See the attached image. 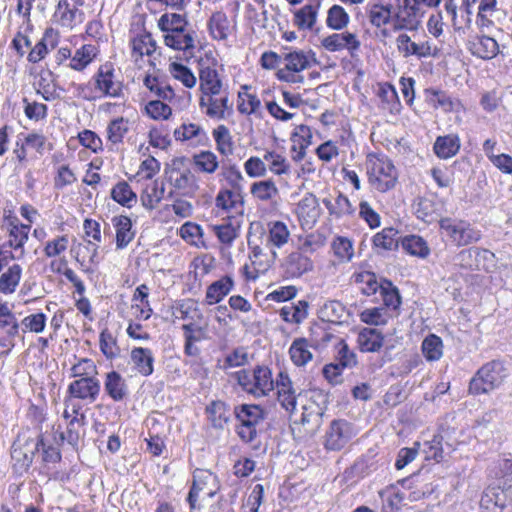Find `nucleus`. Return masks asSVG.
<instances>
[{"label":"nucleus","instance_id":"nucleus-1","mask_svg":"<svg viewBox=\"0 0 512 512\" xmlns=\"http://www.w3.org/2000/svg\"><path fill=\"white\" fill-rule=\"evenodd\" d=\"M234 414L240 423L236 429L239 438L251 444L254 449H258L260 447L259 427L266 417L264 409L256 404H241L234 407Z\"/></svg>","mask_w":512,"mask_h":512},{"label":"nucleus","instance_id":"nucleus-2","mask_svg":"<svg viewBox=\"0 0 512 512\" xmlns=\"http://www.w3.org/2000/svg\"><path fill=\"white\" fill-rule=\"evenodd\" d=\"M508 375V368L502 361H490L484 364L470 380L469 391L474 395L489 393L499 388Z\"/></svg>","mask_w":512,"mask_h":512},{"label":"nucleus","instance_id":"nucleus-3","mask_svg":"<svg viewBox=\"0 0 512 512\" xmlns=\"http://www.w3.org/2000/svg\"><path fill=\"white\" fill-rule=\"evenodd\" d=\"M369 183L379 192H387L395 187L398 179L393 162L385 155L369 154L367 158Z\"/></svg>","mask_w":512,"mask_h":512},{"label":"nucleus","instance_id":"nucleus-4","mask_svg":"<svg viewBox=\"0 0 512 512\" xmlns=\"http://www.w3.org/2000/svg\"><path fill=\"white\" fill-rule=\"evenodd\" d=\"M440 228L456 246H467L478 242L481 231L465 220L443 218L439 222Z\"/></svg>","mask_w":512,"mask_h":512},{"label":"nucleus","instance_id":"nucleus-5","mask_svg":"<svg viewBox=\"0 0 512 512\" xmlns=\"http://www.w3.org/2000/svg\"><path fill=\"white\" fill-rule=\"evenodd\" d=\"M220 489V483L215 474L208 470L196 469L193 473V482L187 496L190 510L193 512L199 509L197 500L200 493H204L209 498H213Z\"/></svg>","mask_w":512,"mask_h":512},{"label":"nucleus","instance_id":"nucleus-6","mask_svg":"<svg viewBox=\"0 0 512 512\" xmlns=\"http://www.w3.org/2000/svg\"><path fill=\"white\" fill-rule=\"evenodd\" d=\"M480 512H512V485L489 486L479 502Z\"/></svg>","mask_w":512,"mask_h":512},{"label":"nucleus","instance_id":"nucleus-7","mask_svg":"<svg viewBox=\"0 0 512 512\" xmlns=\"http://www.w3.org/2000/svg\"><path fill=\"white\" fill-rule=\"evenodd\" d=\"M284 67L276 72L278 80L287 83H302L303 76L298 73L310 67V61L304 51H292L283 55Z\"/></svg>","mask_w":512,"mask_h":512},{"label":"nucleus","instance_id":"nucleus-8","mask_svg":"<svg viewBox=\"0 0 512 512\" xmlns=\"http://www.w3.org/2000/svg\"><path fill=\"white\" fill-rule=\"evenodd\" d=\"M356 435L352 423L344 419L333 420L324 436V447L329 451H340Z\"/></svg>","mask_w":512,"mask_h":512},{"label":"nucleus","instance_id":"nucleus-9","mask_svg":"<svg viewBox=\"0 0 512 512\" xmlns=\"http://www.w3.org/2000/svg\"><path fill=\"white\" fill-rule=\"evenodd\" d=\"M101 385L96 377H81L72 381L67 388L68 397L87 403L96 401L100 394Z\"/></svg>","mask_w":512,"mask_h":512},{"label":"nucleus","instance_id":"nucleus-10","mask_svg":"<svg viewBox=\"0 0 512 512\" xmlns=\"http://www.w3.org/2000/svg\"><path fill=\"white\" fill-rule=\"evenodd\" d=\"M53 21L63 28L72 30L84 21V13L68 0H60L55 8Z\"/></svg>","mask_w":512,"mask_h":512},{"label":"nucleus","instance_id":"nucleus-11","mask_svg":"<svg viewBox=\"0 0 512 512\" xmlns=\"http://www.w3.org/2000/svg\"><path fill=\"white\" fill-rule=\"evenodd\" d=\"M277 400L281 407L289 413H293L297 405V392L293 382L286 372H280L276 379Z\"/></svg>","mask_w":512,"mask_h":512},{"label":"nucleus","instance_id":"nucleus-12","mask_svg":"<svg viewBox=\"0 0 512 512\" xmlns=\"http://www.w3.org/2000/svg\"><path fill=\"white\" fill-rule=\"evenodd\" d=\"M42 438H29L22 445L20 440L12 445L11 457L19 464L21 469H28L33 462L36 452L40 449Z\"/></svg>","mask_w":512,"mask_h":512},{"label":"nucleus","instance_id":"nucleus-13","mask_svg":"<svg viewBox=\"0 0 512 512\" xmlns=\"http://www.w3.org/2000/svg\"><path fill=\"white\" fill-rule=\"evenodd\" d=\"M395 43L398 52L403 56V58L415 56L421 59L432 56L431 45L428 41L419 43L415 42L406 33L399 34L395 40Z\"/></svg>","mask_w":512,"mask_h":512},{"label":"nucleus","instance_id":"nucleus-14","mask_svg":"<svg viewBox=\"0 0 512 512\" xmlns=\"http://www.w3.org/2000/svg\"><path fill=\"white\" fill-rule=\"evenodd\" d=\"M169 182L181 195L187 197H193L199 189L198 178L190 169L180 171L173 168Z\"/></svg>","mask_w":512,"mask_h":512},{"label":"nucleus","instance_id":"nucleus-15","mask_svg":"<svg viewBox=\"0 0 512 512\" xmlns=\"http://www.w3.org/2000/svg\"><path fill=\"white\" fill-rule=\"evenodd\" d=\"M322 46L330 51L336 52L343 49H347L351 56L354 55V52L359 50L360 41L357 39V36L354 33L345 32V33H334L322 39Z\"/></svg>","mask_w":512,"mask_h":512},{"label":"nucleus","instance_id":"nucleus-16","mask_svg":"<svg viewBox=\"0 0 512 512\" xmlns=\"http://www.w3.org/2000/svg\"><path fill=\"white\" fill-rule=\"evenodd\" d=\"M286 278H299L313 269L312 260L299 251L290 253L282 264Z\"/></svg>","mask_w":512,"mask_h":512},{"label":"nucleus","instance_id":"nucleus-17","mask_svg":"<svg viewBox=\"0 0 512 512\" xmlns=\"http://www.w3.org/2000/svg\"><path fill=\"white\" fill-rule=\"evenodd\" d=\"M216 95L201 96L199 100V106L201 108L206 107L205 114L214 119H225L226 110H232V104L229 102L228 93H225L220 98H216Z\"/></svg>","mask_w":512,"mask_h":512},{"label":"nucleus","instance_id":"nucleus-18","mask_svg":"<svg viewBox=\"0 0 512 512\" xmlns=\"http://www.w3.org/2000/svg\"><path fill=\"white\" fill-rule=\"evenodd\" d=\"M104 390L115 402L123 401L129 394L128 385L120 373L111 371L106 374Z\"/></svg>","mask_w":512,"mask_h":512},{"label":"nucleus","instance_id":"nucleus-19","mask_svg":"<svg viewBox=\"0 0 512 512\" xmlns=\"http://www.w3.org/2000/svg\"><path fill=\"white\" fill-rule=\"evenodd\" d=\"M275 387L271 370L267 366H256L253 370L254 397L267 396Z\"/></svg>","mask_w":512,"mask_h":512},{"label":"nucleus","instance_id":"nucleus-20","mask_svg":"<svg viewBox=\"0 0 512 512\" xmlns=\"http://www.w3.org/2000/svg\"><path fill=\"white\" fill-rule=\"evenodd\" d=\"M234 288V280L231 276L225 275L211 283L206 290L205 303L214 305L221 302Z\"/></svg>","mask_w":512,"mask_h":512},{"label":"nucleus","instance_id":"nucleus-21","mask_svg":"<svg viewBox=\"0 0 512 512\" xmlns=\"http://www.w3.org/2000/svg\"><path fill=\"white\" fill-rule=\"evenodd\" d=\"M248 246L251 250L249 258L256 272L266 271L278 257L275 249H270L269 253H265L259 245L253 244L251 240H248Z\"/></svg>","mask_w":512,"mask_h":512},{"label":"nucleus","instance_id":"nucleus-22","mask_svg":"<svg viewBox=\"0 0 512 512\" xmlns=\"http://www.w3.org/2000/svg\"><path fill=\"white\" fill-rule=\"evenodd\" d=\"M131 362L134 368L142 376H149L154 371V356L150 349L135 347L130 353Z\"/></svg>","mask_w":512,"mask_h":512},{"label":"nucleus","instance_id":"nucleus-23","mask_svg":"<svg viewBox=\"0 0 512 512\" xmlns=\"http://www.w3.org/2000/svg\"><path fill=\"white\" fill-rule=\"evenodd\" d=\"M200 79V90L202 92V96H210V95H219L222 91V80L218 72L211 68L205 67L200 70L199 73Z\"/></svg>","mask_w":512,"mask_h":512},{"label":"nucleus","instance_id":"nucleus-24","mask_svg":"<svg viewBox=\"0 0 512 512\" xmlns=\"http://www.w3.org/2000/svg\"><path fill=\"white\" fill-rule=\"evenodd\" d=\"M112 223L116 229V248L120 250L126 248L135 237L131 219L124 215L115 216L112 218Z\"/></svg>","mask_w":512,"mask_h":512},{"label":"nucleus","instance_id":"nucleus-25","mask_svg":"<svg viewBox=\"0 0 512 512\" xmlns=\"http://www.w3.org/2000/svg\"><path fill=\"white\" fill-rule=\"evenodd\" d=\"M96 87L106 96L119 97L122 92V84L114 81V74L111 69L104 70L101 67L96 75Z\"/></svg>","mask_w":512,"mask_h":512},{"label":"nucleus","instance_id":"nucleus-26","mask_svg":"<svg viewBox=\"0 0 512 512\" xmlns=\"http://www.w3.org/2000/svg\"><path fill=\"white\" fill-rule=\"evenodd\" d=\"M357 342L362 352H378L383 346L384 336L376 328H364L359 332Z\"/></svg>","mask_w":512,"mask_h":512},{"label":"nucleus","instance_id":"nucleus-27","mask_svg":"<svg viewBox=\"0 0 512 512\" xmlns=\"http://www.w3.org/2000/svg\"><path fill=\"white\" fill-rule=\"evenodd\" d=\"M460 149V139L457 135L438 136L435 140L433 150L441 159H449L455 156Z\"/></svg>","mask_w":512,"mask_h":512},{"label":"nucleus","instance_id":"nucleus-28","mask_svg":"<svg viewBox=\"0 0 512 512\" xmlns=\"http://www.w3.org/2000/svg\"><path fill=\"white\" fill-rule=\"evenodd\" d=\"M206 413L211 425L216 429H224L230 420L229 407L221 400L212 401L206 407Z\"/></svg>","mask_w":512,"mask_h":512},{"label":"nucleus","instance_id":"nucleus-29","mask_svg":"<svg viewBox=\"0 0 512 512\" xmlns=\"http://www.w3.org/2000/svg\"><path fill=\"white\" fill-rule=\"evenodd\" d=\"M394 2L393 31H411L408 21L412 19V16H410L412 0H394Z\"/></svg>","mask_w":512,"mask_h":512},{"label":"nucleus","instance_id":"nucleus-30","mask_svg":"<svg viewBox=\"0 0 512 512\" xmlns=\"http://www.w3.org/2000/svg\"><path fill=\"white\" fill-rule=\"evenodd\" d=\"M20 325L8 303H0V333L8 338H15L19 333Z\"/></svg>","mask_w":512,"mask_h":512},{"label":"nucleus","instance_id":"nucleus-31","mask_svg":"<svg viewBox=\"0 0 512 512\" xmlns=\"http://www.w3.org/2000/svg\"><path fill=\"white\" fill-rule=\"evenodd\" d=\"M85 419L86 417L84 414H81L80 416H73L67 424L66 431L60 433L61 441H66L71 446L76 447L83 435Z\"/></svg>","mask_w":512,"mask_h":512},{"label":"nucleus","instance_id":"nucleus-32","mask_svg":"<svg viewBox=\"0 0 512 512\" xmlns=\"http://www.w3.org/2000/svg\"><path fill=\"white\" fill-rule=\"evenodd\" d=\"M164 193V183H159L158 180H155L153 183L148 185L142 192L141 203L146 209L153 210L164 198Z\"/></svg>","mask_w":512,"mask_h":512},{"label":"nucleus","instance_id":"nucleus-33","mask_svg":"<svg viewBox=\"0 0 512 512\" xmlns=\"http://www.w3.org/2000/svg\"><path fill=\"white\" fill-rule=\"evenodd\" d=\"M393 9L392 4H373L368 11L369 22L376 28L387 25L394 16Z\"/></svg>","mask_w":512,"mask_h":512},{"label":"nucleus","instance_id":"nucleus-34","mask_svg":"<svg viewBox=\"0 0 512 512\" xmlns=\"http://www.w3.org/2000/svg\"><path fill=\"white\" fill-rule=\"evenodd\" d=\"M269 235L267 238V245L274 248L283 247L289 240L290 232L285 223L281 221H274L268 224Z\"/></svg>","mask_w":512,"mask_h":512},{"label":"nucleus","instance_id":"nucleus-35","mask_svg":"<svg viewBox=\"0 0 512 512\" xmlns=\"http://www.w3.org/2000/svg\"><path fill=\"white\" fill-rule=\"evenodd\" d=\"M21 275V266L19 264L11 265L0 276V293L5 295L14 293L17 286L19 285Z\"/></svg>","mask_w":512,"mask_h":512},{"label":"nucleus","instance_id":"nucleus-36","mask_svg":"<svg viewBox=\"0 0 512 512\" xmlns=\"http://www.w3.org/2000/svg\"><path fill=\"white\" fill-rule=\"evenodd\" d=\"M194 32H170L164 36V42L174 50L188 51L195 47Z\"/></svg>","mask_w":512,"mask_h":512},{"label":"nucleus","instance_id":"nucleus-37","mask_svg":"<svg viewBox=\"0 0 512 512\" xmlns=\"http://www.w3.org/2000/svg\"><path fill=\"white\" fill-rule=\"evenodd\" d=\"M309 343L305 338L295 339L289 349L292 362L296 366H304L312 359V353L309 351Z\"/></svg>","mask_w":512,"mask_h":512},{"label":"nucleus","instance_id":"nucleus-38","mask_svg":"<svg viewBox=\"0 0 512 512\" xmlns=\"http://www.w3.org/2000/svg\"><path fill=\"white\" fill-rule=\"evenodd\" d=\"M213 138L217 151L223 156H230L234 152V143L229 129L225 125H219L213 130Z\"/></svg>","mask_w":512,"mask_h":512},{"label":"nucleus","instance_id":"nucleus-39","mask_svg":"<svg viewBox=\"0 0 512 512\" xmlns=\"http://www.w3.org/2000/svg\"><path fill=\"white\" fill-rule=\"evenodd\" d=\"M297 130L292 136L293 142H298V146L295 144L292 147V151L296 152L293 159L301 161L306 155V148L311 144L312 134L310 128L306 125L298 126Z\"/></svg>","mask_w":512,"mask_h":512},{"label":"nucleus","instance_id":"nucleus-40","mask_svg":"<svg viewBox=\"0 0 512 512\" xmlns=\"http://www.w3.org/2000/svg\"><path fill=\"white\" fill-rule=\"evenodd\" d=\"M188 21L184 15L165 13L158 20V27L163 32H185Z\"/></svg>","mask_w":512,"mask_h":512},{"label":"nucleus","instance_id":"nucleus-41","mask_svg":"<svg viewBox=\"0 0 512 512\" xmlns=\"http://www.w3.org/2000/svg\"><path fill=\"white\" fill-rule=\"evenodd\" d=\"M402 248L410 255L419 258H427L430 254V248L427 242L420 236L410 235L402 240Z\"/></svg>","mask_w":512,"mask_h":512},{"label":"nucleus","instance_id":"nucleus-42","mask_svg":"<svg viewBox=\"0 0 512 512\" xmlns=\"http://www.w3.org/2000/svg\"><path fill=\"white\" fill-rule=\"evenodd\" d=\"M208 27L214 39L225 40L228 37L229 21L224 12L217 11L213 13L209 19Z\"/></svg>","mask_w":512,"mask_h":512},{"label":"nucleus","instance_id":"nucleus-43","mask_svg":"<svg viewBox=\"0 0 512 512\" xmlns=\"http://www.w3.org/2000/svg\"><path fill=\"white\" fill-rule=\"evenodd\" d=\"M111 197L114 201L127 208H131L137 200V195L126 181L118 182L112 188Z\"/></svg>","mask_w":512,"mask_h":512},{"label":"nucleus","instance_id":"nucleus-44","mask_svg":"<svg viewBox=\"0 0 512 512\" xmlns=\"http://www.w3.org/2000/svg\"><path fill=\"white\" fill-rule=\"evenodd\" d=\"M441 0H412V9L410 8V16L412 19L408 21L409 26H411V31H417L420 24L421 19L425 14L424 7L434 8L440 4Z\"/></svg>","mask_w":512,"mask_h":512},{"label":"nucleus","instance_id":"nucleus-45","mask_svg":"<svg viewBox=\"0 0 512 512\" xmlns=\"http://www.w3.org/2000/svg\"><path fill=\"white\" fill-rule=\"evenodd\" d=\"M421 349L427 361H437L443 355L442 339L435 334H430L423 340Z\"/></svg>","mask_w":512,"mask_h":512},{"label":"nucleus","instance_id":"nucleus-46","mask_svg":"<svg viewBox=\"0 0 512 512\" xmlns=\"http://www.w3.org/2000/svg\"><path fill=\"white\" fill-rule=\"evenodd\" d=\"M473 53L482 59H492L499 53V45L494 38L481 36L474 43Z\"/></svg>","mask_w":512,"mask_h":512},{"label":"nucleus","instance_id":"nucleus-47","mask_svg":"<svg viewBox=\"0 0 512 512\" xmlns=\"http://www.w3.org/2000/svg\"><path fill=\"white\" fill-rule=\"evenodd\" d=\"M426 93L429 103L433 107L441 108L445 112L453 111L455 106L458 104L457 100L453 99L444 91L427 89Z\"/></svg>","mask_w":512,"mask_h":512},{"label":"nucleus","instance_id":"nucleus-48","mask_svg":"<svg viewBox=\"0 0 512 512\" xmlns=\"http://www.w3.org/2000/svg\"><path fill=\"white\" fill-rule=\"evenodd\" d=\"M322 203L329 211V214L336 217H341L342 215L353 212L349 199L341 193H339L334 200L331 198H324Z\"/></svg>","mask_w":512,"mask_h":512},{"label":"nucleus","instance_id":"nucleus-49","mask_svg":"<svg viewBox=\"0 0 512 512\" xmlns=\"http://www.w3.org/2000/svg\"><path fill=\"white\" fill-rule=\"evenodd\" d=\"M10 226L8 245L15 250L20 249L22 255L24 252L23 246L28 240L30 225L11 223Z\"/></svg>","mask_w":512,"mask_h":512},{"label":"nucleus","instance_id":"nucleus-50","mask_svg":"<svg viewBox=\"0 0 512 512\" xmlns=\"http://www.w3.org/2000/svg\"><path fill=\"white\" fill-rule=\"evenodd\" d=\"M317 18V6L308 4L294 13V24L302 30L311 29Z\"/></svg>","mask_w":512,"mask_h":512},{"label":"nucleus","instance_id":"nucleus-51","mask_svg":"<svg viewBox=\"0 0 512 512\" xmlns=\"http://www.w3.org/2000/svg\"><path fill=\"white\" fill-rule=\"evenodd\" d=\"M373 244L376 248L393 250L398 247V231L392 227L384 228L373 237Z\"/></svg>","mask_w":512,"mask_h":512},{"label":"nucleus","instance_id":"nucleus-52","mask_svg":"<svg viewBox=\"0 0 512 512\" xmlns=\"http://www.w3.org/2000/svg\"><path fill=\"white\" fill-rule=\"evenodd\" d=\"M321 315L327 322L339 323L346 315V308L341 302L331 300L322 306Z\"/></svg>","mask_w":512,"mask_h":512},{"label":"nucleus","instance_id":"nucleus-53","mask_svg":"<svg viewBox=\"0 0 512 512\" xmlns=\"http://www.w3.org/2000/svg\"><path fill=\"white\" fill-rule=\"evenodd\" d=\"M193 162L201 172L208 174L214 173L219 167L217 156L212 151H201L195 154Z\"/></svg>","mask_w":512,"mask_h":512},{"label":"nucleus","instance_id":"nucleus-54","mask_svg":"<svg viewBox=\"0 0 512 512\" xmlns=\"http://www.w3.org/2000/svg\"><path fill=\"white\" fill-rule=\"evenodd\" d=\"M100 350L107 359H114L120 353L116 337L108 329L102 330L99 337Z\"/></svg>","mask_w":512,"mask_h":512},{"label":"nucleus","instance_id":"nucleus-55","mask_svg":"<svg viewBox=\"0 0 512 512\" xmlns=\"http://www.w3.org/2000/svg\"><path fill=\"white\" fill-rule=\"evenodd\" d=\"M324 412L316 405L311 404L303 407L301 423L303 425H310V432H316L322 424V417Z\"/></svg>","mask_w":512,"mask_h":512},{"label":"nucleus","instance_id":"nucleus-56","mask_svg":"<svg viewBox=\"0 0 512 512\" xmlns=\"http://www.w3.org/2000/svg\"><path fill=\"white\" fill-rule=\"evenodd\" d=\"M327 26L334 30H342L349 23V15L340 5H333L327 13Z\"/></svg>","mask_w":512,"mask_h":512},{"label":"nucleus","instance_id":"nucleus-57","mask_svg":"<svg viewBox=\"0 0 512 512\" xmlns=\"http://www.w3.org/2000/svg\"><path fill=\"white\" fill-rule=\"evenodd\" d=\"M250 192L255 198L261 201H268L278 194V188L274 181L264 180L253 183Z\"/></svg>","mask_w":512,"mask_h":512},{"label":"nucleus","instance_id":"nucleus-58","mask_svg":"<svg viewBox=\"0 0 512 512\" xmlns=\"http://www.w3.org/2000/svg\"><path fill=\"white\" fill-rule=\"evenodd\" d=\"M55 35L52 28L46 29L43 38L28 53L27 60L30 63H38L44 59L48 53L47 41L53 40Z\"/></svg>","mask_w":512,"mask_h":512},{"label":"nucleus","instance_id":"nucleus-59","mask_svg":"<svg viewBox=\"0 0 512 512\" xmlns=\"http://www.w3.org/2000/svg\"><path fill=\"white\" fill-rule=\"evenodd\" d=\"M331 248L340 262H348L354 255L352 242L346 237H336L332 241Z\"/></svg>","mask_w":512,"mask_h":512},{"label":"nucleus","instance_id":"nucleus-60","mask_svg":"<svg viewBox=\"0 0 512 512\" xmlns=\"http://www.w3.org/2000/svg\"><path fill=\"white\" fill-rule=\"evenodd\" d=\"M95 50L93 45H83L72 57L70 67L78 71L84 69L93 60Z\"/></svg>","mask_w":512,"mask_h":512},{"label":"nucleus","instance_id":"nucleus-61","mask_svg":"<svg viewBox=\"0 0 512 512\" xmlns=\"http://www.w3.org/2000/svg\"><path fill=\"white\" fill-rule=\"evenodd\" d=\"M129 130V122L123 117L112 120L107 127L108 140L113 144L122 142Z\"/></svg>","mask_w":512,"mask_h":512},{"label":"nucleus","instance_id":"nucleus-62","mask_svg":"<svg viewBox=\"0 0 512 512\" xmlns=\"http://www.w3.org/2000/svg\"><path fill=\"white\" fill-rule=\"evenodd\" d=\"M169 71L173 77L181 81L185 87L193 88L196 85V77L187 66L181 63L172 62L169 65Z\"/></svg>","mask_w":512,"mask_h":512},{"label":"nucleus","instance_id":"nucleus-63","mask_svg":"<svg viewBox=\"0 0 512 512\" xmlns=\"http://www.w3.org/2000/svg\"><path fill=\"white\" fill-rule=\"evenodd\" d=\"M54 82V74L51 71H44L40 74L38 80L37 94H41L45 101H53L58 95L52 87Z\"/></svg>","mask_w":512,"mask_h":512},{"label":"nucleus","instance_id":"nucleus-64","mask_svg":"<svg viewBox=\"0 0 512 512\" xmlns=\"http://www.w3.org/2000/svg\"><path fill=\"white\" fill-rule=\"evenodd\" d=\"M264 160L269 163V170L276 175L288 174L290 171L286 158L274 151L266 152Z\"/></svg>","mask_w":512,"mask_h":512}]
</instances>
